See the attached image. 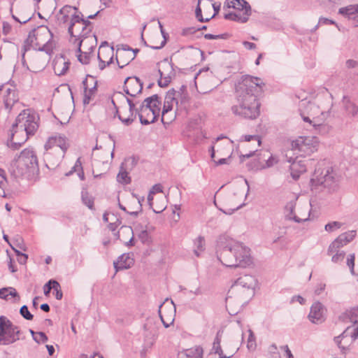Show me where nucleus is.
I'll use <instances>...</instances> for the list:
<instances>
[{"label":"nucleus","mask_w":358,"mask_h":358,"mask_svg":"<svg viewBox=\"0 0 358 358\" xmlns=\"http://www.w3.org/2000/svg\"><path fill=\"white\" fill-rule=\"evenodd\" d=\"M264 83L257 77L245 76L236 86L237 103L231 106L232 113L243 118L255 120L260 115L261 103L257 99Z\"/></svg>","instance_id":"f257e3e1"},{"label":"nucleus","mask_w":358,"mask_h":358,"mask_svg":"<svg viewBox=\"0 0 358 358\" xmlns=\"http://www.w3.org/2000/svg\"><path fill=\"white\" fill-rule=\"evenodd\" d=\"M53 34L46 26H40L29 33L22 48V57L25 52L33 48L38 51L45 52L49 56L53 54L56 43L52 40Z\"/></svg>","instance_id":"f03ea898"},{"label":"nucleus","mask_w":358,"mask_h":358,"mask_svg":"<svg viewBox=\"0 0 358 358\" xmlns=\"http://www.w3.org/2000/svg\"><path fill=\"white\" fill-rule=\"evenodd\" d=\"M38 117L35 114H31L27 110H23L16 117L15 123L12 126V134L10 141L13 140L15 134L19 132V129L23 134L26 133V138H23L21 141L11 142L10 144L8 142V145L13 150H18L22 144H24L30 136L35 134L38 128L37 120Z\"/></svg>","instance_id":"7ed1b4c3"},{"label":"nucleus","mask_w":358,"mask_h":358,"mask_svg":"<svg viewBox=\"0 0 358 358\" xmlns=\"http://www.w3.org/2000/svg\"><path fill=\"white\" fill-rule=\"evenodd\" d=\"M336 180L333 168L326 166V161L317 163L313 178L310 180L311 189H317L320 186L331 189L336 185Z\"/></svg>","instance_id":"20e7f679"},{"label":"nucleus","mask_w":358,"mask_h":358,"mask_svg":"<svg viewBox=\"0 0 358 358\" xmlns=\"http://www.w3.org/2000/svg\"><path fill=\"white\" fill-rule=\"evenodd\" d=\"M17 172L13 171L15 176H23L26 173H32L38 171V162L35 152L30 149L22 150L14 163Z\"/></svg>","instance_id":"39448f33"},{"label":"nucleus","mask_w":358,"mask_h":358,"mask_svg":"<svg viewBox=\"0 0 358 358\" xmlns=\"http://www.w3.org/2000/svg\"><path fill=\"white\" fill-rule=\"evenodd\" d=\"M20 328L6 316H0V345H8L23 339Z\"/></svg>","instance_id":"423d86ee"},{"label":"nucleus","mask_w":358,"mask_h":358,"mask_svg":"<svg viewBox=\"0 0 358 358\" xmlns=\"http://www.w3.org/2000/svg\"><path fill=\"white\" fill-rule=\"evenodd\" d=\"M234 239L226 235L220 236L217 242L218 247L221 250L217 258L220 262L227 267H236L234 253Z\"/></svg>","instance_id":"0eeeda50"},{"label":"nucleus","mask_w":358,"mask_h":358,"mask_svg":"<svg viewBox=\"0 0 358 358\" xmlns=\"http://www.w3.org/2000/svg\"><path fill=\"white\" fill-rule=\"evenodd\" d=\"M287 161L290 163L289 170L292 178L296 180L299 178L301 173H305L308 168L315 166V161L314 159H304L300 156L288 157V154L285 155Z\"/></svg>","instance_id":"6e6552de"},{"label":"nucleus","mask_w":358,"mask_h":358,"mask_svg":"<svg viewBox=\"0 0 358 358\" xmlns=\"http://www.w3.org/2000/svg\"><path fill=\"white\" fill-rule=\"evenodd\" d=\"M317 143L315 138L300 136L292 142V150L300 157L309 155L317 150Z\"/></svg>","instance_id":"1a4fd4ad"},{"label":"nucleus","mask_w":358,"mask_h":358,"mask_svg":"<svg viewBox=\"0 0 358 358\" xmlns=\"http://www.w3.org/2000/svg\"><path fill=\"white\" fill-rule=\"evenodd\" d=\"M234 253L236 266L246 268L252 264V258L250 255V249L242 243L234 240Z\"/></svg>","instance_id":"9d476101"},{"label":"nucleus","mask_w":358,"mask_h":358,"mask_svg":"<svg viewBox=\"0 0 358 358\" xmlns=\"http://www.w3.org/2000/svg\"><path fill=\"white\" fill-rule=\"evenodd\" d=\"M159 66L158 73L160 78L158 80V85L161 87H167L171 82L172 78L175 76V68L171 61L168 58L164 59L157 63Z\"/></svg>","instance_id":"9b49d317"},{"label":"nucleus","mask_w":358,"mask_h":358,"mask_svg":"<svg viewBox=\"0 0 358 358\" xmlns=\"http://www.w3.org/2000/svg\"><path fill=\"white\" fill-rule=\"evenodd\" d=\"M177 92L173 88L169 90L165 96V99L164 102V106L162 109V122L163 124H169V122H164V115L172 110L173 104L176 105V110H179V101L177 98Z\"/></svg>","instance_id":"f8f14e48"},{"label":"nucleus","mask_w":358,"mask_h":358,"mask_svg":"<svg viewBox=\"0 0 358 358\" xmlns=\"http://www.w3.org/2000/svg\"><path fill=\"white\" fill-rule=\"evenodd\" d=\"M90 24L91 22L88 20V18L84 19L83 17V14L80 12H76L71 15L70 23L68 27V32L70 36H76L74 35V28L77 25H79V29L85 31Z\"/></svg>","instance_id":"ddd939ff"},{"label":"nucleus","mask_w":358,"mask_h":358,"mask_svg":"<svg viewBox=\"0 0 358 358\" xmlns=\"http://www.w3.org/2000/svg\"><path fill=\"white\" fill-rule=\"evenodd\" d=\"M162 101L161 98L157 94H153L149 97H147L143 101V108L148 110V108L151 110L153 114L156 116L157 120L158 119L160 111H161Z\"/></svg>","instance_id":"4468645a"},{"label":"nucleus","mask_w":358,"mask_h":358,"mask_svg":"<svg viewBox=\"0 0 358 358\" xmlns=\"http://www.w3.org/2000/svg\"><path fill=\"white\" fill-rule=\"evenodd\" d=\"M324 307L320 302L314 303L308 314L309 320L314 324H320L324 321Z\"/></svg>","instance_id":"2eb2a0df"},{"label":"nucleus","mask_w":358,"mask_h":358,"mask_svg":"<svg viewBox=\"0 0 358 358\" xmlns=\"http://www.w3.org/2000/svg\"><path fill=\"white\" fill-rule=\"evenodd\" d=\"M55 145L60 148L64 154L67 151L69 147L67 138L62 135L50 137L48 142L45 144V148L48 150L51 148L52 146Z\"/></svg>","instance_id":"dca6fc26"},{"label":"nucleus","mask_w":358,"mask_h":358,"mask_svg":"<svg viewBox=\"0 0 358 358\" xmlns=\"http://www.w3.org/2000/svg\"><path fill=\"white\" fill-rule=\"evenodd\" d=\"M296 204V199L287 203L284 208L285 217L286 220H293L296 223H301L309 220L310 213L308 217L306 218H299L294 214V210Z\"/></svg>","instance_id":"f3484780"},{"label":"nucleus","mask_w":358,"mask_h":358,"mask_svg":"<svg viewBox=\"0 0 358 358\" xmlns=\"http://www.w3.org/2000/svg\"><path fill=\"white\" fill-rule=\"evenodd\" d=\"M164 303H162L159 306V315L160 317V319L162 320V322L165 328L169 327L174 322L175 320V313H176V307L173 304V302L171 301V305L169 306V314L166 315V317L164 318V315L162 313L165 312V310L166 309V307L165 306L163 309Z\"/></svg>","instance_id":"a211bd4d"},{"label":"nucleus","mask_w":358,"mask_h":358,"mask_svg":"<svg viewBox=\"0 0 358 358\" xmlns=\"http://www.w3.org/2000/svg\"><path fill=\"white\" fill-rule=\"evenodd\" d=\"M147 109L149 110L150 108H148ZM136 112L138 113L140 122L143 125H148L157 120L156 116L151 110H145L143 108V102L141 103L139 108H137Z\"/></svg>","instance_id":"6ab92c4d"},{"label":"nucleus","mask_w":358,"mask_h":358,"mask_svg":"<svg viewBox=\"0 0 358 358\" xmlns=\"http://www.w3.org/2000/svg\"><path fill=\"white\" fill-rule=\"evenodd\" d=\"M0 299L12 303H17L20 299V296L14 287H8L0 289Z\"/></svg>","instance_id":"aec40b11"},{"label":"nucleus","mask_w":358,"mask_h":358,"mask_svg":"<svg viewBox=\"0 0 358 358\" xmlns=\"http://www.w3.org/2000/svg\"><path fill=\"white\" fill-rule=\"evenodd\" d=\"M69 66L70 62L69 61H66L64 56L62 55L55 60L53 69L57 75L61 76L66 74L69 69Z\"/></svg>","instance_id":"412c9836"},{"label":"nucleus","mask_w":358,"mask_h":358,"mask_svg":"<svg viewBox=\"0 0 358 358\" xmlns=\"http://www.w3.org/2000/svg\"><path fill=\"white\" fill-rule=\"evenodd\" d=\"M134 264V259L130 257L129 254H123L120 255L116 262H114V267L115 270H124L131 267Z\"/></svg>","instance_id":"4be33fe9"},{"label":"nucleus","mask_w":358,"mask_h":358,"mask_svg":"<svg viewBox=\"0 0 358 358\" xmlns=\"http://www.w3.org/2000/svg\"><path fill=\"white\" fill-rule=\"evenodd\" d=\"M125 85H128V87H130L133 95H137L143 90V83L137 77L127 78L125 80Z\"/></svg>","instance_id":"5701e85b"},{"label":"nucleus","mask_w":358,"mask_h":358,"mask_svg":"<svg viewBox=\"0 0 358 358\" xmlns=\"http://www.w3.org/2000/svg\"><path fill=\"white\" fill-rule=\"evenodd\" d=\"M4 95V106L6 109H11L13 104L18 101V95L15 89L8 88Z\"/></svg>","instance_id":"b1692460"},{"label":"nucleus","mask_w":358,"mask_h":358,"mask_svg":"<svg viewBox=\"0 0 358 358\" xmlns=\"http://www.w3.org/2000/svg\"><path fill=\"white\" fill-rule=\"evenodd\" d=\"M227 6L238 10H244L243 13H246L248 10V15H251V7L245 0H230L227 2Z\"/></svg>","instance_id":"393cba45"},{"label":"nucleus","mask_w":358,"mask_h":358,"mask_svg":"<svg viewBox=\"0 0 358 358\" xmlns=\"http://www.w3.org/2000/svg\"><path fill=\"white\" fill-rule=\"evenodd\" d=\"M76 41H78L76 50L78 60L83 64H88L90 62V52L82 51L83 40L76 39Z\"/></svg>","instance_id":"a878e982"},{"label":"nucleus","mask_w":358,"mask_h":358,"mask_svg":"<svg viewBox=\"0 0 358 358\" xmlns=\"http://www.w3.org/2000/svg\"><path fill=\"white\" fill-rule=\"evenodd\" d=\"M357 5H350L339 8L338 13L349 19H355L357 17Z\"/></svg>","instance_id":"bb28decb"},{"label":"nucleus","mask_w":358,"mask_h":358,"mask_svg":"<svg viewBox=\"0 0 358 358\" xmlns=\"http://www.w3.org/2000/svg\"><path fill=\"white\" fill-rule=\"evenodd\" d=\"M250 16L248 10L246 13H243L242 15L238 13H229L225 14L224 17L226 20L245 23L248 20Z\"/></svg>","instance_id":"cd10ccee"},{"label":"nucleus","mask_w":358,"mask_h":358,"mask_svg":"<svg viewBox=\"0 0 358 358\" xmlns=\"http://www.w3.org/2000/svg\"><path fill=\"white\" fill-rule=\"evenodd\" d=\"M205 250V240L203 236H199L194 241V253L196 257H200L201 253Z\"/></svg>","instance_id":"c85d7f7f"},{"label":"nucleus","mask_w":358,"mask_h":358,"mask_svg":"<svg viewBox=\"0 0 358 358\" xmlns=\"http://www.w3.org/2000/svg\"><path fill=\"white\" fill-rule=\"evenodd\" d=\"M81 199L83 203L87 206L90 210H94V199L93 196L90 195L87 191L83 190L81 192Z\"/></svg>","instance_id":"c756f323"},{"label":"nucleus","mask_w":358,"mask_h":358,"mask_svg":"<svg viewBox=\"0 0 358 358\" xmlns=\"http://www.w3.org/2000/svg\"><path fill=\"white\" fill-rule=\"evenodd\" d=\"M220 343H221V338H220V336L219 335V332H218L214 339V341H213V348H212L213 352H211L210 353V354H213L214 357H216V355H222L223 350L221 348Z\"/></svg>","instance_id":"7c9ffc66"},{"label":"nucleus","mask_w":358,"mask_h":358,"mask_svg":"<svg viewBox=\"0 0 358 358\" xmlns=\"http://www.w3.org/2000/svg\"><path fill=\"white\" fill-rule=\"evenodd\" d=\"M83 89H84V92H85L83 102H84V103H89L90 100L91 99V95L93 94V92L96 90V84L94 85V86L93 87L88 89L87 80V78H85L83 81Z\"/></svg>","instance_id":"2f4dec72"},{"label":"nucleus","mask_w":358,"mask_h":358,"mask_svg":"<svg viewBox=\"0 0 358 358\" xmlns=\"http://www.w3.org/2000/svg\"><path fill=\"white\" fill-rule=\"evenodd\" d=\"M356 236V231H350L338 236V239L342 241L344 245L352 241Z\"/></svg>","instance_id":"473e14b6"},{"label":"nucleus","mask_w":358,"mask_h":358,"mask_svg":"<svg viewBox=\"0 0 358 358\" xmlns=\"http://www.w3.org/2000/svg\"><path fill=\"white\" fill-rule=\"evenodd\" d=\"M117 180L123 185H127L131 182V178L128 175V172L122 166H121L120 171L117 176Z\"/></svg>","instance_id":"72a5a7b5"},{"label":"nucleus","mask_w":358,"mask_h":358,"mask_svg":"<svg viewBox=\"0 0 358 358\" xmlns=\"http://www.w3.org/2000/svg\"><path fill=\"white\" fill-rule=\"evenodd\" d=\"M177 92V98L179 101V110L186 108V104L189 101V96L187 92Z\"/></svg>","instance_id":"f704fd0d"},{"label":"nucleus","mask_w":358,"mask_h":358,"mask_svg":"<svg viewBox=\"0 0 358 358\" xmlns=\"http://www.w3.org/2000/svg\"><path fill=\"white\" fill-rule=\"evenodd\" d=\"M29 332L31 333V334L33 337V339L37 343H45L48 340V336H46V334L44 332H42V331L35 332L32 329H29Z\"/></svg>","instance_id":"c9c22d12"},{"label":"nucleus","mask_w":358,"mask_h":358,"mask_svg":"<svg viewBox=\"0 0 358 358\" xmlns=\"http://www.w3.org/2000/svg\"><path fill=\"white\" fill-rule=\"evenodd\" d=\"M203 350L201 346H196L194 349L188 350L186 355L187 358L190 357L192 358H203Z\"/></svg>","instance_id":"e433bc0d"},{"label":"nucleus","mask_w":358,"mask_h":358,"mask_svg":"<svg viewBox=\"0 0 358 358\" xmlns=\"http://www.w3.org/2000/svg\"><path fill=\"white\" fill-rule=\"evenodd\" d=\"M138 238L144 245H150L152 243V238L147 229L142 230L138 234Z\"/></svg>","instance_id":"4c0bfd02"},{"label":"nucleus","mask_w":358,"mask_h":358,"mask_svg":"<svg viewBox=\"0 0 358 358\" xmlns=\"http://www.w3.org/2000/svg\"><path fill=\"white\" fill-rule=\"evenodd\" d=\"M349 327H348L341 334L338 336L334 338V341L337 344L338 347L341 350L342 352L344 354L347 350V348L341 345V340L345 337L348 336V331L349 330Z\"/></svg>","instance_id":"58836bf2"},{"label":"nucleus","mask_w":358,"mask_h":358,"mask_svg":"<svg viewBox=\"0 0 358 358\" xmlns=\"http://www.w3.org/2000/svg\"><path fill=\"white\" fill-rule=\"evenodd\" d=\"M112 103L115 106V117H117L118 119L126 126H129L131 125L134 122V118H131L129 116L127 118H123L122 117V116L119 114V112H118V109H117V106L115 105V101L113 100H112Z\"/></svg>","instance_id":"ea45409f"},{"label":"nucleus","mask_w":358,"mask_h":358,"mask_svg":"<svg viewBox=\"0 0 358 358\" xmlns=\"http://www.w3.org/2000/svg\"><path fill=\"white\" fill-rule=\"evenodd\" d=\"M342 241H338V238H336L329 246L328 248V254H332L336 251H339L338 249L340 248L343 247Z\"/></svg>","instance_id":"a19ab883"},{"label":"nucleus","mask_w":358,"mask_h":358,"mask_svg":"<svg viewBox=\"0 0 358 358\" xmlns=\"http://www.w3.org/2000/svg\"><path fill=\"white\" fill-rule=\"evenodd\" d=\"M342 241H338V238H336L329 246L328 248V254H332L336 251H339L338 249L340 248L343 247Z\"/></svg>","instance_id":"79ce46f5"},{"label":"nucleus","mask_w":358,"mask_h":358,"mask_svg":"<svg viewBox=\"0 0 358 358\" xmlns=\"http://www.w3.org/2000/svg\"><path fill=\"white\" fill-rule=\"evenodd\" d=\"M54 285H52L53 289V294L57 300H61L63 297V293L59 283L57 280H52Z\"/></svg>","instance_id":"37998d69"},{"label":"nucleus","mask_w":358,"mask_h":358,"mask_svg":"<svg viewBox=\"0 0 358 358\" xmlns=\"http://www.w3.org/2000/svg\"><path fill=\"white\" fill-rule=\"evenodd\" d=\"M249 335L247 341V348L250 350H254L256 348V341L255 336L252 331V330H249Z\"/></svg>","instance_id":"c03bdc74"},{"label":"nucleus","mask_w":358,"mask_h":358,"mask_svg":"<svg viewBox=\"0 0 358 358\" xmlns=\"http://www.w3.org/2000/svg\"><path fill=\"white\" fill-rule=\"evenodd\" d=\"M131 52H134V55L132 56H129L125 61H124V64H120V62L119 61V59H117V57H116V61H117V63L119 65V68L120 69H123L124 66H126L127 65H128L132 60H134L135 58H136V54L140 51L139 49L138 48H136V49H134L133 48V50H131Z\"/></svg>","instance_id":"a18cd8bd"},{"label":"nucleus","mask_w":358,"mask_h":358,"mask_svg":"<svg viewBox=\"0 0 358 358\" xmlns=\"http://www.w3.org/2000/svg\"><path fill=\"white\" fill-rule=\"evenodd\" d=\"M355 255L354 253L350 254L347 258V266L349 267L350 273L352 275H355Z\"/></svg>","instance_id":"49530a36"},{"label":"nucleus","mask_w":358,"mask_h":358,"mask_svg":"<svg viewBox=\"0 0 358 358\" xmlns=\"http://www.w3.org/2000/svg\"><path fill=\"white\" fill-rule=\"evenodd\" d=\"M20 313L27 320H31L34 317V315L29 312L28 307L26 305H24L20 308Z\"/></svg>","instance_id":"de8ad7c7"},{"label":"nucleus","mask_w":358,"mask_h":358,"mask_svg":"<svg viewBox=\"0 0 358 358\" xmlns=\"http://www.w3.org/2000/svg\"><path fill=\"white\" fill-rule=\"evenodd\" d=\"M248 280H251L252 277L248 276V275H245L244 277H241V278H238L237 280L235 282V284L237 285H241L244 287L250 288L251 287V285L248 284Z\"/></svg>","instance_id":"09e8293b"},{"label":"nucleus","mask_w":358,"mask_h":358,"mask_svg":"<svg viewBox=\"0 0 358 358\" xmlns=\"http://www.w3.org/2000/svg\"><path fill=\"white\" fill-rule=\"evenodd\" d=\"M301 117L303 120L306 122H308L310 124L313 125L315 129L322 126V123L319 122L315 117L311 120L309 117L303 115V113H301Z\"/></svg>","instance_id":"8fccbe9b"},{"label":"nucleus","mask_w":358,"mask_h":358,"mask_svg":"<svg viewBox=\"0 0 358 358\" xmlns=\"http://www.w3.org/2000/svg\"><path fill=\"white\" fill-rule=\"evenodd\" d=\"M342 224L339 222H331L325 225V230L329 232L334 231L335 229H338L341 227Z\"/></svg>","instance_id":"3c124183"},{"label":"nucleus","mask_w":358,"mask_h":358,"mask_svg":"<svg viewBox=\"0 0 358 358\" xmlns=\"http://www.w3.org/2000/svg\"><path fill=\"white\" fill-rule=\"evenodd\" d=\"M82 169H83V166H82L80 158H78L76 160L74 166L71 168V171H69L68 173H66V176H69L72 175L74 172L78 173V171H80Z\"/></svg>","instance_id":"603ef678"},{"label":"nucleus","mask_w":358,"mask_h":358,"mask_svg":"<svg viewBox=\"0 0 358 358\" xmlns=\"http://www.w3.org/2000/svg\"><path fill=\"white\" fill-rule=\"evenodd\" d=\"M270 358H281L275 344H272L268 348Z\"/></svg>","instance_id":"864d4df0"},{"label":"nucleus","mask_w":358,"mask_h":358,"mask_svg":"<svg viewBox=\"0 0 358 358\" xmlns=\"http://www.w3.org/2000/svg\"><path fill=\"white\" fill-rule=\"evenodd\" d=\"M84 31H82V29H79V25H77L75 28H74V35L76 36H73V38H75V39H79V40H83V38H85L86 37L85 36V34H83ZM71 38H73V36H71ZM74 43H78V41H76V40H74Z\"/></svg>","instance_id":"5fc2aeb1"},{"label":"nucleus","mask_w":358,"mask_h":358,"mask_svg":"<svg viewBox=\"0 0 358 358\" xmlns=\"http://www.w3.org/2000/svg\"><path fill=\"white\" fill-rule=\"evenodd\" d=\"M335 252V255H334L331 258V261L334 263H338L340 262H342L345 255V252L344 251H336Z\"/></svg>","instance_id":"6e6d98bb"},{"label":"nucleus","mask_w":358,"mask_h":358,"mask_svg":"<svg viewBox=\"0 0 358 358\" xmlns=\"http://www.w3.org/2000/svg\"><path fill=\"white\" fill-rule=\"evenodd\" d=\"M13 250H14L16 255L17 256V262L20 264H26L27 259H28V255L24 253H22V252H20L19 250H15L14 248H13Z\"/></svg>","instance_id":"4d7b16f0"},{"label":"nucleus","mask_w":358,"mask_h":358,"mask_svg":"<svg viewBox=\"0 0 358 358\" xmlns=\"http://www.w3.org/2000/svg\"><path fill=\"white\" fill-rule=\"evenodd\" d=\"M227 34H222L218 35H215L212 34H206L203 35V37L207 40H214V39H226L227 38Z\"/></svg>","instance_id":"13d9d810"},{"label":"nucleus","mask_w":358,"mask_h":358,"mask_svg":"<svg viewBox=\"0 0 358 358\" xmlns=\"http://www.w3.org/2000/svg\"><path fill=\"white\" fill-rule=\"evenodd\" d=\"M72 10H78L76 7L66 5L59 10V14L69 16Z\"/></svg>","instance_id":"bf43d9fd"},{"label":"nucleus","mask_w":358,"mask_h":358,"mask_svg":"<svg viewBox=\"0 0 358 358\" xmlns=\"http://www.w3.org/2000/svg\"><path fill=\"white\" fill-rule=\"evenodd\" d=\"M72 10H78L76 7L66 5L59 10V14L69 16Z\"/></svg>","instance_id":"052dcab7"},{"label":"nucleus","mask_w":358,"mask_h":358,"mask_svg":"<svg viewBox=\"0 0 358 358\" xmlns=\"http://www.w3.org/2000/svg\"><path fill=\"white\" fill-rule=\"evenodd\" d=\"M201 0H197V6L196 7L195 10V15L196 17L197 18L198 21L203 22V17L202 16V10L200 6Z\"/></svg>","instance_id":"680f3d73"},{"label":"nucleus","mask_w":358,"mask_h":358,"mask_svg":"<svg viewBox=\"0 0 358 358\" xmlns=\"http://www.w3.org/2000/svg\"><path fill=\"white\" fill-rule=\"evenodd\" d=\"M242 138L244 139L245 141L249 142L252 140H255L257 141L258 145L259 146L262 143L261 139L257 135H245L242 136Z\"/></svg>","instance_id":"e2e57ef3"},{"label":"nucleus","mask_w":358,"mask_h":358,"mask_svg":"<svg viewBox=\"0 0 358 358\" xmlns=\"http://www.w3.org/2000/svg\"><path fill=\"white\" fill-rule=\"evenodd\" d=\"M196 31H197V29L194 27H187V28H185L182 29L181 34L183 36H188L194 34Z\"/></svg>","instance_id":"0e129e2a"},{"label":"nucleus","mask_w":358,"mask_h":358,"mask_svg":"<svg viewBox=\"0 0 358 358\" xmlns=\"http://www.w3.org/2000/svg\"><path fill=\"white\" fill-rule=\"evenodd\" d=\"M53 279L50 280L48 282H46L43 286V292L45 296L50 294L51 290L52 289V285H54V282H52Z\"/></svg>","instance_id":"69168bd1"},{"label":"nucleus","mask_w":358,"mask_h":358,"mask_svg":"<svg viewBox=\"0 0 358 358\" xmlns=\"http://www.w3.org/2000/svg\"><path fill=\"white\" fill-rule=\"evenodd\" d=\"M161 32H162V36L164 37V40L161 42V44L159 46L150 45V48L151 49L159 50V49L162 48L166 45V33H165L164 29H161Z\"/></svg>","instance_id":"338daca9"},{"label":"nucleus","mask_w":358,"mask_h":358,"mask_svg":"<svg viewBox=\"0 0 358 358\" xmlns=\"http://www.w3.org/2000/svg\"><path fill=\"white\" fill-rule=\"evenodd\" d=\"M358 66V62L354 59H348L345 62V66L348 69H355Z\"/></svg>","instance_id":"774afa93"}]
</instances>
